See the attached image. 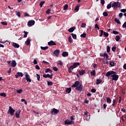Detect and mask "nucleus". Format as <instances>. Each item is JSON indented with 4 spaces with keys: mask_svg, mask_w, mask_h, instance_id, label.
I'll list each match as a JSON object with an SVG mask.
<instances>
[{
    "mask_svg": "<svg viewBox=\"0 0 126 126\" xmlns=\"http://www.w3.org/2000/svg\"><path fill=\"white\" fill-rule=\"evenodd\" d=\"M71 35L73 39H74V40H76V39H77V36H76V34L72 33L71 34Z\"/></svg>",
    "mask_w": 126,
    "mask_h": 126,
    "instance_id": "nucleus-24",
    "label": "nucleus"
},
{
    "mask_svg": "<svg viewBox=\"0 0 126 126\" xmlns=\"http://www.w3.org/2000/svg\"><path fill=\"white\" fill-rule=\"evenodd\" d=\"M63 57H65L68 56V53L67 52H64L62 53Z\"/></svg>",
    "mask_w": 126,
    "mask_h": 126,
    "instance_id": "nucleus-23",
    "label": "nucleus"
},
{
    "mask_svg": "<svg viewBox=\"0 0 126 126\" xmlns=\"http://www.w3.org/2000/svg\"><path fill=\"white\" fill-rule=\"evenodd\" d=\"M60 50L57 49L54 51V52H53V54L56 57H59V55H60Z\"/></svg>",
    "mask_w": 126,
    "mask_h": 126,
    "instance_id": "nucleus-12",
    "label": "nucleus"
},
{
    "mask_svg": "<svg viewBox=\"0 0 126 126\" xmlns=\"http://www.w3.org/2000/svg\"><path fill=\"white\" fill-rule=\"evenodd\" d=\"M24 38H26L27 37V35H28V32H27L24 31Z\"/></svg>",
    "mask_w": 126,
    "mask_h": 126,
    "instance_id": "nucleus-45",
    "label": "nucleus"
},
{
    "mask_svg": "<svg viewBox=\"0 0 126 126\" xmlns=\"http://www.w3.org/2000/svg\"><path fill=\"white\" fill-rule=\"evenodd\" d=\"M60 110L56 108H53L52 111H50L51 115H57L58 114Z\"/></svg>",
    "mask_w": 126,
    "mask_h": 126,
    "instance_id": "nucleus-5",
    "label": "nucleus"
},
{
    "mask_svg": "<svg viewBox=\"0 0 126 126\" xmlns=\"http://www.w3.org/2000/svg\"><path fill=\"white\" fill-rule=\"evenodd\" d=\"M94 28H96L97 29H98V30H99V29H100V28H99V26H98V24H96L95 25V26H94Z\"/></svg>",
    "mask_w": 126,
    "mask_h": 126,
    "instance_id": "nucleus-53",
    "label": "nucleus"
},
{
    "mask_svg": "<svg viewBox=\"0 0 126 126\" xmlns=\"http://www.w3.org/2000/svg\"><path fill=\"white\" fill-rule=\"evenodd\" d=\"M105 76H107V77H109V76H111V77H112V80H115V81H117L118 79H119V75H117V72L111 70L108 71Z\"/></svg>",
    "mask_w": 126,
    "mask_h": 126,
    "instance_id": "nucleus-1",
    "label": "nucleus"
},
{
    "mask_svg": "<svg viewBox=\"0 0 126 126\" xmlns=\"http://www.w3.org/2000/svg\"><path fill=\"white\" fill-rule=\"evenodd\" d=\"M121 5V3L119 1L114 2L112 4V7H113L114 8H116L118 7V5Z\"/></svg>",
    "mask_w": 126,
    "mask_h": 126,
    "instance_id": "nucleus-6",
    "label": "nucleus"
},
{
    "mask_svg": "<svg viewBox=\"0 0 126 126\" xmlns=\"http://www.w3.org/2000/svg\"><path fill=\"white\" fill-rule=\"evenodd\" d=\"M48 72H49V73H52V72H53V71L50 68H46L45 69V73H48Z\"/></svg>",
    "mask_w": 126,
    "mask_h": 126,
    "instance_id": "nucleus-21",
    "label": "nucleus"
},
{
    "mask_svg": "<svg viewBox=\"0 0 126 126\" xmlns=\"http://www.w3.org/2000/svg\"><path fill=\"white\" fill-rule=\"evenodd\" d=\"M75 90L77 91H82L83 90V86H82V84L79 85L75 88Z\"/></svg>",
    "mask_w": 126,
    "mask_h": 126,
    "instance_id": "nucleus-10",
    "label": "nucleus"
},
{
    "mask_svg": "<svg viewBox=\"0 0 126 126\" xmlns=\"http://www.w3.org/2000/svg\"><path fill=\"white\" fill-rule=\"evenodd\" d=\"M79 73L80 75H83V74H84V73H85V70L84 69H82L81 70H79Z\"/></svg>",
    "mask_w": 126,
    "mask_h": 126,
    "instance_id": "nucleus-18",
    "label": "nucleus"
},
{
    "mask_svg": "<svg viewBox=\"0 0 126 126\" xmlns=\"http://www.w3.org/2000/svg\"><path fill=\"white\" fill-rule=\"evenodd\" d=\"M106 101L108 104H111L112 103V99L109 97H106Z\"/></svg>",
    "mask_w": 126,
    "mask_h": 126,
    "instance_id": "nucleus-19",
    "label": "nucleus"
},
{
    "mask_svg": "<svg viewBox=\"0 0 126 126\" xmlns=\"http://www.w3.org/2000/svg\"><path fill=\"white\" fill-rule=\"evenodd\" d=\"M17 64V63H16V62L15 60H13L11 62V66H12V67H15Z\"/></svg>",
    "mask_w": 126,
    "mask_h": 126,
    "instance_id": "nucleus-14",
    "label": "nucleus"
},
{
    "mask_svg": "<svg viewBox=\"0 0 126 126\" xmlns=\"http://www.w3.org/2000/svg\"><path fill=\"white\" fill-rule=\"evenodd\" d=\"M17 74H18L19 76H21V77H23V73L22 72H18Z\"/></svg>",
    "mask_w": 126,
    "mask_h": 126,
    "instance_id": "nucleus-32",
    "label": "nucleus"
},
{
    "mask_svg": "<svg viewBox=\"0 0 126 126\" xmlns=\"http://www.w3.org/2000/svg\"><path fill=\"white\" fill-rule=\"evenodd\" d=\"M84 117L87 118V117H88V112H87V111H86L85 112H84Z\"/></svg>",
    "mask_w": 126,
    "mask_h": 126,
    "instance_id": "nucleus-40",
    "label": "nucleus"
},
{
    "mask_svg": "<svg viewBox=\"0 0 126 126\" xmlns=\"http://www.w3.org/2000/svg\"><path fill=\"white\" fill-rule=\"evenodd\" d=\"M25 76L28 82H29V83L31 82L32 81H31V79L30 78V76H29V75H28V73L26 74L25 75Z\"/></svg>",
    "mask_w": 126,
    "mask_h": 126,
    "instance_id": "nucleus-11",
    "label": "nucleus"
},
{
    "mask_svg": "<svg viewBox=\"0 0 126 126\" xmlns=\"http://www.w3.org/2000/svg\"><path fill=\"white\" fill-rule=\"evenodd\" d=\"M100 34L99 35L100 37H102L103 36V34H104V31L103 30H100Z\"/></svg>",
    "mask_w": 126,
    "mask_h": 126,
    "instance_id": "nucleus-48",
    "label": "nucleus"
},
{
    "mask_svg": "<svg viewBox=\"0 0 126 126\" xmlns=\"http://www.w3.org/2000/svg\"><path fill=\"white\" fill-rule=\"evenodd\" d=\"M121 12H123L124 13H126V9H122L121 10Z\"/></svg>",
    "mask_w": 126,
    "mask_h": 126,
    "instance_id": "nucleus-58",
    "label": "nucleus"
},
{
    "mask_svg": "<svg viewBox=\"0 0 126 126\" xmlns=\"http://www.w3.org/2000/svg\"><path fill=\"white\" fill-rule=\"evenodd\" d=\"M66 93L69 94L71 92V88H67L65 91Z\"/></svg>",
    "mask_w": 126,
    "mask_h": 126,
    "instance_id": "nucleus-22",
    "label": "nucleus"
},
{
    "mask_svg": "<svg viewBox=\"0 0 126 126\" xmlns=\"http://www.w3.org/2000/svg\"><path fill=\"white\" fill-rule=\"evenodd\" d=\"M47 85L49 86H53V82L51 81H47Z\"/></svg>",
    "mask_w": 126,
    "mask_h": 126,
    "instance_id": "nucleus-35",
    "label": "nucleus"
},
{
    "mask_svg": "<svg viewBox=\"0 0 126 126\" xmlns=\"http://www.w3.org/2000/svg\"><path fill=\"white\" fill-rule=\"evenodd\" d=\"M91 75L92 76H95V75H96V71H95V70H92L91 72Z\"/></svg>",
    "mask_w": 126,
    "mask_h": 126,
    "instance_id": "nucleus-20",
    "label": "nucleus"
},
{
    "mask_svg": "<svg viewBox=\"0 0 126 126\" xmlns=\"http://www.w3.org/2000/svg\"><path fill=\"white\" fill-rule=\"evenodd\" d=\"M112 106L114 107L116 105V99H114L112 101Z\"/></svg>",
    "mask_w": 126,
    "mask_h": 126,
    "instance_id": "nucleus-47",
    "label": "nucleus"
},
{
    "mask_svg": "<svg viewBox=\"0 0 126 126\" xmlns=\"http://www.w3.org/2000/svg\"><path fill=\"white\" fill-rule=\"evenodd\" d=\"M91 92H92L93 93H95L96 92V90H95V89H92L91 90Z\"/></svg>",
    "mask_w": 126,
    "mask_h": 126,
    "instance_id": "nucleus-64",
    "label": "nucleus"
},
{
    "mask_svg": "<svg viewBox=\"0 0 126 126\" xmlns=\"http://www.w3.org/2000/svg\"><path fill=\"white\" fill-rule=\"evenodd\" d=\"M45 2H46V1H41L39 3V6H40V7H42V6H43V4H44V3H45Z\"/></svg>",
    "mask_w": 126,
    "mask_h": 126,
    "instance_id": "nucleus-31",
    "label": "nucleus"
},
{
    "mask_svg": "<svg viewBox=\"0 0 126 126\" xmlns=\"http://www.w3.org/2000/svg\"><path fill=\"white\" fill-rule=\"evenodd\" d=\"M110 65L114 66L115 65V62L110 61Z\"/></svg>",
    "mask_w": 126,
    "mask_h": 126,
    "instance_id": "nucleus-46",
    "label": "nucleus"
},
{
    "mask_svg": "<svg viewBox=\"0 0 126 126\" xmlns=\"http://www.w3.org/2000/svg\"><path fill=\"white\" fill-rule=\"evenodd\" d=\"M22 91H23L22 90V89H20V90H17L16 91V92H17V93H18V94H20L21 93H22Z\"/></svg>",
    "mask_w": 126,
    "mask_h": 126,
    "instance_id": "nucleus-39",
    "label": "nucleus"
},
{
    "mask_svg": "<svg viewBox=\"0 0 126 126\" xmlns=\"http://www.w3.org/2000/svg\"><path fill=\"white\" fill-rule=\"evenodd\" d=\"M113 34H114L115 35H118L119 32H117V31H114L113 32Z\"/></svg>",
    "mask_w": 126,
    "mask_h": 126,
    "instance_id": "nucleus-56",
    "label": "nucleus"
},
{
    "mask_svg": "<svg viewBox=\"0 0 126 126\" xmlns=\"http://www.w3.org/2000/svg\"><path fill=\"white\" fill-rule=\"evenodd\" d=\"M121 39V37L119 35H117L115 37V40L117 41V42H118V41L120 40Z\"/></svg>",
    "mask_w": 126,
    "mask_h": 126,
    "instance_id": "nucleus-30",
    "label": "nucleus"
},
{
    "mask_svg": "<svg viewBox=\"0 0 126 126\" xmlns=\"http://www.w3.org/2000/svg\"><path fill=\"white\" fill-rule=\"evenodd\" d=\"M15 112V110L13 109L11 106L9 107V109L7 112V114H10L11 116H13L14 115V112Z\"/></svg>",
    "mask_w": 126,
    "mask_h": 126,
    "instance_id": "nucleus-2",
    "label": "nucleus"
},
{
    "mask_svg": "<svg viewBox=\"0 0 126 126\" xmlns=\"http://www.w3.org/2000/svg\"><path fill=\"white\" fill-rule=\"evenodd\" d=\"M40 49L41 50H43V51H46V50H48V49H49V47H48V46H45V47L41 46Z\"/></svg>",
    "mask_w": 126,
    "mask_h": 126,
    "instance_id": "nucleus-26",
    "label": "nucleus"
},
{
    "mask_svg": "<svg viewBox=\"0 0 126 126\" xmlns=\"http://www.w3.org/2000/svg\"><path fill=\"white\" fill-rule=\"evenodd\" d=\"M106 54L107 53L106 52L103 53V54H101L100 53V57H105Z\"/></svg>",
    "mask_w": 126,
    "mask_h": 126,
    "instance_id": "nucleus-54",
    "label": "nucleus"
},
{
    "mask_svg": "<svg viewBox=\"0 0 126 126\" xmlns=\"http://www.w3.org/2000/svg\"><path fill=\"white\" fill-rule=\"evenodd\" d=\"M35 24V21L34 20H30L28 22V26L29 27H31V26H33Z\"/></svg>",
    "mask_w": 126,
    "mask_h": 126,
    "instance_id": "nucleus-7",
    "label": "nucleus"
},
{
    "mask_svg": "<svg viewBox=\"0 0 126 126\" xmlns=\"http://www.w3.org/2000/svg\"><path fill=\"white\" fill-rule=\"evenodd\" d=\"M112 7V4L111 3L108 4L107 5V9H110Z\"/></svg>",
    "mask_w": 126,
    "mask_h": 126,
    "instance_id": "nucleus-41",
    "label": "nucleus"
},
{
    "mask_svg": "<svg viewBox=\"0 0 126 126\" xmlns=\"http://www.w3.org/2000/svg\"><path fill=\"white\" fill-rule=\"evenodd\" d=\"M30 39L29 38H28L26 41L25 42V44L27 45V46H29L30 45Z\"/></svg>",
    "mask_w": 126,
    "mask_h": 126,
    "instance_id": "nucleus-25",
    "label": "nucleus"
},
{
    "mask_svg": "<svg viewBox=\"0 0 126 126\" xmlns=\"http://www.w3.org/2000/svg\"><path fill=\"white\" fill-rule=\"evenodd\" d=\"M12 46H13V47H14V48H19V47H20V45H19V44H18L15 42L12 43Z\"/></svg>",
    "mask_w": 126,
    "mask_h": 126,
    "instance_id": "nucleus-15",
    "label": "nucleus"
},
{
    "mask_svg": "<svg viewBox=\"0 0 126 126\" xmlns=\"http://www.w3.org/2000/svg\"><path fill=\"white\" fill-rule=\"evenodd\" d=\"M81 28H85L86 27V23H82L81 25Z\"/></svg>",
    "mask_w": 126,
    "mask_h": 126,
    "instance_id": "nucleus-34",
    "label": "nucleus"
},
{
    "mask_svg": "<svg viewBox=\"0 0 126 126\" xmlns=\"http://www.w3.org/2000/svg\"><path fill=\"white\" fill-rule=\"evenodd\" d=\"M114 21H115V22H116V23H117L118 24H121V22L117 18L115 19Z\"/></svg>",
    "mask_w": 126,
    "mask_h": 126,
    "instance_id": "nucleus-29",
    "label": "nucleus"
},
{
    "mask_svg": "<svg viewBox=\"0 0 126 126\" xmlns=\"http://www.w3.org/2000/svg\"><path fill=\"white\" fill-rule=\"evenodd\" d=\"M80 37H81V38H86V33H83L81 34Z\"/></svg>",
    "mask_w": 126,
    "mask_h": 126,
    "instance_id": "nucleus-33",
    "label": "nucleus"
},
{
    "mask_svg": "<svg viewBox=\"0 0 126 126\" xmlns=\"http://www.w3.org/2000/svg\"><path fill=\"white\" fill-rule=\"evenodd\" d=\"M53 69L54 70V71H58V69L57 67H53Z\"/></svg>",
    "mask_w": 126,
    "mask_h": 126,
    "instance_id": "nucleus-57",
    "label": "nucleus"
},
{
    "mask_svg": "<svg viewBox=\"0 0 126 126\" xmlns=\"http://www.w3.org/2000/svg\"><path fill=\"white\" fill-rule=\"evenodd\" d=\"M1 24H2V25H7V23H6V22H1Z\"/></svg>",
    "mask_w": 126,
    "mask_h": 126,
    "instance_id": "nucleus-51",
    "label": "nucleus"
},
{
    "mask_svg": "<svg viewBox=\"0 0 126 126\" xmlns=\"http://www.w3.org/2000/svg\"><path fill=\"white\" fill-rule=\"evenodd\" d=\"M24 16H30V15L28 14L27 12H25L24 13Z\"/></svg>",
    "mask_w": 126,
    "mask_h": 126,
    "instance_id": "nucleus-63",
    "label": "nucleus"
},
{
    "mask_svg": "<svg viewBox=\"0 0 126 126\" xmlns=\"http://www.w3.org/2000/svg\"><path fill=\"white\" fill-rule=\"evenodd\" d=\"M51 10H51V9H48L46 11V14H50V13H51Z\"/></svg>",
    "mask_w": 126,
    "mask_h": 126,
    "instance_id": "nucleus-44",
    "label": "nucleus"
},
{
    "mask_svg": "<svg viewBox=\"0 0 126 126\" xmlns=\"http://www.w3.org/2000/svg\"><path fill=\"white\" fill-rule=\"evenodd\" d=\"M79 65H80V63H79V62L74 63L72 65L70 66V68L73 69L74 68H76V67Z\"/></svg>",
    "mask_w": 126,
    "mask_h": 126,
    "instance_id": "nucleus-3",
    "label": "nucleus"
},
{
    "mask_svg": "<svg viewBox=\"0 0 126 126\" xmlns=\"http://www.w3.org/2000/svg\"><path fill=\"white\" fill-rule=\"evenodd\" d=\"M75 30V27H73L70 29H69L68 30V32H69V33H72V32H73V31H74V30Z\"/></svg>",
    "mask_w": 126,
    "mask_h": 126,
    "instance_id": "nucleus-17",
    "label": "nucleus"
},
{
    "mask_svg": "<svg viewBox=\"0 0 126 126\" xmlns=\"http://www.w3.org/2000/svg\"><path fill=\"white\" fill-rule=\"evenodd\" d=\"M64 124L65 125L70 126L71 125H73V124H74V122L66 120L64 121Z\"/></svg>",
    "mask_w": 126,
    "mask_h": 126,
    "instance_id": "nucleus-4",
    "label": "nucleus"
},
{
    "mask_svg": "<svg viewBox=\"0 0 126 126\" xmlns=\"http://www.w3.org/2000/svg\"><path fill=\"white\" fill-rule=\"evenodd\" d=\"M101 82H102V80L98 79L96 80V84L98 85V84H100Z\"/></svg>",
    "mask_w": 126,
    "mask_h": 126,
    "instance_id": "nucleus-28",
    "label": "nucleus"
},
{
    "mask_svg": "<svg viewBox=\"0 0 126 126\" xmlns=\"http://www.w3.org/2000/svg\"><path fill=\"white\" fill-rule=\"evenodd\" d=\"M48 44L49 46H56L57 45L56 42H54L53 40H51L50 42H48Z\"/></svg>",
    "mask_w": 126,
    "mask_h": 126,
    "instance_id": "nucleus-13",
    "label": "nucleus"
},
{
    "mask_svg": "<svg viewBox=\"0 0 126 126\" xmlns=\"http://www.w3.org/2000/svg\"><path fill=\"white\" fill-rule=\"evenodd\" d=\"M123 15H124V14H123V13H119V16L120 18H122V17H123Z\"/></svg>",
    "mask_w": 126,
    "mask_h": 126,
    "instance_id": "nucleus-61",
    "label": "nucleus"
},
{
    "mask_svg": "<svg viewBox=\"0 0 126 126\" xmlns=\"http://www.w3.org/2000/svg\"><path fill=\"white\" fill-rule=\"evenodd\" d=\"M68 42H69V43H73V39L71 38V36L68 37Z\"/></svg>",
    "mask_w": 126,
    "mask_h": 126,
    "instance_id": "nucleus-27",
    "label": "nucleus"
},
{
    "mask_svg": "<svg viewBox=\"0 0 126 126\" xmlns=\"http://www.w3.org/2000/svg\"><path fill=\"white\" fill-rule=\"evenodd\" d=\"M123 28H126V22H125L122 26Z\"/></svg>",
    "mask_w": 126,
    "mask_h": 126,
    "instance_id": "nucleus-62",
    "label": "nucleus"
},
{
    "mask_svg": "<svg viewBox=\"0 0 126 126\" xmlns=\"http://www.w3.org/2000/svg\"><path fill=\"white\" fill-rule=\"evenodd\" d=\"M68 8V4H65L64 6V7L63 8V10H66V9H67V8Z\"/></svg>",
    "mask_w": 126,
    "mask_h": 126,
    "instance_id": "nucleus-37",
    "label": "nucleus"
},
{
    "mask_svg": "<svg viewBox=\"0 0 126 126\" xmlns=\"http://www.w3.org/2000/svg\"><path fill=\"white\" fill-rule=\"evenodd\" d=\"M75 11H78L79 10V5H77L75 8Z\"/></svg>",
    "mask_w": 126,
    "mask_h": 126,
    "instance_id": "nucleus-43",
    "label": "nucleus"
},
{
    "mask_svg": "<svg viewBox=\"0 0 126 126\" xmlns=\"http://www.w3.org/2000/svg\"><path fill=\"white\" fill-rule=\"evenodd\" d=\"M36 76L38 81H40V75L39 74H36Z\"/></svg>",
    "mask_w": 126,
    "mask_h": 126,
    "instance_id": "nucleus-50",
    "label": "nucleus"
},
{
    "mask_svg": "<svg viewBox=\"0 0 126 126\" xmlns=\"http://www.w3.org/2000/svg\"><path fill=\"white\" fill-rule=\"evenodd\" d=\"M106 50L107 53H110V51H111V48L109 46H107L106 47Z\"/></svg>",
    "mask_w": 126,
    "mask_h": 126,
    "instance_id": "nucleus-38",
    "label": "nucleus"
},
{
    "mask_svg": "<svg viewBox=\"0 0 126 126\" xmlns=\"http://www.w3.org/2000/svg\"><path fill=\"white\" fill-rule=\"evenodd\" d=\"M103 16H105V17H107V16H108V12H104L103 13Z\"/></svg>",
    "mask_w": 126,
    "mask_h": 126,
    "instance_id": "nucleus-49",
    "label": "nucleus"
},
{
    "mask_svg": "<svg viewBox=\"0 0 126 126\" xmlns=\"http://www.w3.org/2000/svg\"><path fill=\"white\" fill-rule=\"evenodd\" d=\"M54 76V75L53 74H52L51 75H50L49 74H44L43 75V77H44V78H48V77L49 78H50V79H52V78H53V76Z\"/></svg>",
    "mask_w": 126,
    "mask_h": 126,
    "instance_id": "nucleus-8",
    "label": "nucleus"
},
{
    "mask_svg": "<svg viewBox=\"0 0 126 126\" xmlns=\"http://www.w3.org/2000/svg\"><path fill=\"white\" fill-rule=\"evenodd\" d=\"M58 64L60 65L61 66H62L63 65V62L62 61H59L58 63Z\"/></svg>",
    "mask_w": 126,
    "mask_h": 126,
    "instance_id": "nucleus-59",
    "label": "nucleus"
},
{
    "mask_svg": "<svg viewBox=\"0 0 126 126\" xmlns=\"http://www.w3.org/2000/svg\"><path fill=\"white\" fill-rule=\"evenodd\" d=\"M80 84V83L78 81L75 82L74 84L71 86L72 88H76Z\"/></svg>",
    "mask_w": 126,
    "mask_h": 126,
    "instance_id": "nucleus-9",
    "label": "nucleus"
},
{
    "mask_svg": "<svg viewBox=\"0 0 126 126\" xmlns=\"http://www.w3.org/2000/svg\"><path fill=\"white\" fill-rule=\"evenodd\" d=\"M21 112V111L20 110H18L16 112V118H19L20 117V112Z\"/></svg>",
    "mask_w": 126,
    "mask_h": 126,
    "instance_id": "nucleus-16",
    "label": "nucleus"
},
{
    "mask_svg": "<svg viewBox=\"0 0 126 126\" xmlns=\"http://www.w3.org/2000/svg\"><path fill=\"white\" fill-rule=\"evenodd\" d=\"M116 49H117V47H113L112 48V51H113V52H116Z\"/></svg>",
    "mask_w": 126,
    "mask_h": 126,
    "instance_id": "nucleus-60",
    "label": "nucleus"
},
{
    "mask_svg": "<svg viewBox=\"0 0 126 126\" xmlns=\"http://www.w3.org/2000/svg\"><path fill=\"white\" fill-rule=\"evenodd\" d=\"M0 96H1L2 97H6V94L4 93H0Z\"/></svg>",
    "mask_w": 126,
    "mask_h": 126,
    "instance_id": "nucleus-36",
    "label": "nucleus"
},
{
    "mask_svg": "<svg viewBox=\"0 0 126 126\" xmlns=\"http://www.w3.org/2000/svg\"><path fill=\"white\" fill-rule=\"evenodd\" d=\"M100 3L102 5H104L105 4V0H100Z\"/></svg>",
    "mask_w": 126,
    "mask_h": 126,
    "instance_id": "nucleus-52",
    "label": "nucleus"
},
{
    "mask_svg": "<svg viewBox=\"0 0 126 126\" xmlns=\"http://www.w3.org/2000/svg\"><path fill=\"white\" fill-rule=\"evenodd\" d=\"M103 35H104V36H105V37H108L109 33L103 32Z\"/></svg>",
    "mask_w": 126,
    "mask_h": 126,
    "instance_id": "nucleus-42",
    "label": "nucleus"
},
{
    "mask_svg": "<svg viewBox=\"0 0 126 126\" xmlns=\"http://www.w3.org/2000/svg\"><path fill=\"white\" fill-rule=\"evenodd\" d=\"M16 15H17V16H18V17H21V13L20 12H18L16 13Z\"/></svg>",
    "mask_w": 126,
    "mask_h": 126,
    "instance_id": "nucleus-55",
    "label": "nucleus"
}]
</instances>
